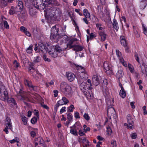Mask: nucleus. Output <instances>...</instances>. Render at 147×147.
Masks as SVG:
<instances>
[{
  "instance_id": "24",
  "label": "nucleus",
  "mask_w": 147,
  "mask_h": 147,
  "mask_svg": "<svg viewBox=\"0 0 147 147\" xmlns=\"http://www.w3.org/2000/svg\"><path fill=\"white\" fill-rule=\"evenodd\" d=\"M83 92L87 99H91L93 97V95L91 92H89L88 90H87L84 91Z\"/></svg>"
},
{
  "instance_id": "53",
  "label": "nucleus",
  "mask_w": 147,
  "mask_h": 147,
  "mask_svg": "<svg viewBox=\"0 0 147 147\" xmlns=\"http://www.w3.org/2000/svg\"><path fill=\"white\" fill-rule=\"evenodd\" d=\"M66 107H63L60 110L59 113L60 114H62L66 111Z\"/></svg>"
},
{
  "instance_id": "56",
  "label": "nucleus",
  "mask_w": 147,
  "mask_h": 147,
  "mask_svg": "<svg viewBox=\"0 0 147 147\" xmlns=\"http://www.w3.org/2000/svg\"><path fill=\"white\" fill-rule=\"evenodd\" d=\"M74 117L76 119H79L80 118V114L78 112H75L74 113Z\"/></svg>"
},
{
  "instance_id": "3",
  "label": "nucleus",
  "mask_w": 147,
  "mask_h": 147,
  "mask_svg": "<svg viewBox=\"0 0 147 147\" xmlns=\"http://www.w3.org/2000/svg\"><path fill=\"white\" fill-rule=\"evenodd\" d=\"M78 73L76 77L78 84L82 82L81 80H84L88 78V75L82 67L78 65H76Z\"/></svg>"
},
{
  "instance_id": "26",
  "label": "nucleus",
  "mask_w": 147,
  "mask_h": 147,
  "mask_svg": "<svg viewBox=\"0 0 147 147\" xmlns=\"http://www.w3.org/2000/svg\"><path fill=\"white\" fill-rule=\"evenodd\" d=\"M142 65L144 66V68H142V72L147 77V63L143 62Z\"/></svg>"
},
{
  "instance_id": "22",
  "label": "nucleus",
  "mask_w": 147,
  "mask_h": 147,
  "mask_svg": "<svg viewBox=\"0 0 147 147\" xmlns=\"http://www.w3.org/2000/svg\"><path fill=\"white\" fill-rule=\"evenodd\" d=\"M17 5L16 7V9H19L20 12H22L23 8V5L22 2L20 1H18L17 2Z\"/></svg>"
},
{
  "instance_id": "5",
  "label": "nucleus",
  "mask_w": 147,
  "mask_h": 147,
  "mask_svg": "<svg viewBox=\"0 0 147 147\" xmlns=\"http://www.w3.org/2000/svg\"><path fill=\"white\" fill-rule=\"evenodd\" d=\"M60 89L62 92L66 96L71 95L73 94V91L71 87L65 82L61 84Z\"/></svg>"
},
{
  "instance_id": "27",
  "label": "nucleus",
  "mask_w": 147,
  "mask_h": 147,
  "mask_svg": "<svg viewBox=\"0 0 147 147\" xmlns=\"http://www.w3.org/2000/svg\"><path fill=\"white\" fill-rule=\"evenodd\" d=\"M128 68L131 73L136 74L138 77V74L137 73L135 72L134 67L131 64L129 63L128 64Z\"/></svg>"
},
{
  "instance_id": "12",
  "label": "nucleus",
  "mask_w": 147,
  "mask_h": 147,
  "mask_svg": "<svg viewBox=\"0 0 147 147\" xmlns=\"http://www.w3.org/2000/svg\"><path fill=\"white\" fill-rule=\"evenodd\" d=\"M107 105H108V109L107 110V114L108 115H112L115 112V109L114 108L111 107L113 105V100L112 99V103L109 104V101H107V100L106 99Z\"/></svg>"
},
{
  "instance_id": "55",
  "label": "nucleus",
  "mask_w": 147,
  "mask_h": 147,
  "mask_svg": "<svg viewBox=\"0 0 147 147\" xmlns=\"http://www.w3.org/2000/svg\"><path fill=\"white\" fill-rule=\"evenodd\" d=\"M43 58L45 61L50 62L51 61L50 59L47 57L46 55L45 54L43 55Z\"/></svg>"
},
{
  "instance_id": "16",
  "label": "nucleus",
  "mask_w": 147,
  "mask_h": 147,
  "mask_svg": "<svg viewBox=\"0 0 147 147\" xmlns=\"http://www.w3.org/2000/svg\"><path fill=\"white\" fill-rule=\"evenodd\" d=\"M98 33L100 37V40L101 41H104L106 40L107 35L105 32L100 31L98 32Z\"/></svg>"
},
{
  "instance_id": "39",
  "label": "nucleus",
  "mask_w": 147,
  "mask_h": 147,
  "mask_svg": "<svg viewBox=\"0 0 147 147\" xmlns=\"http://www.w3.org/2000/svg\"><path fill=\"white\" fill-rule=\"evenodd\" d=\"M40 60V57L39 56H37L34 58L33 62L35 63H36L39 62Z\"/></svg>"
},
{
  "instance_id": "45",
  "label": "nucleus",
  "mask_w": 147,
  "mask_h": 147,
  "mask_svg": "<svg viewBox=\"0 0 147 147\" xmlns=\"http://www.w3.org/2000/svg\"><path fill=\"white\" fill-rule=\"evenodd\" d=\"M28 70L30 71V72L32 74L33 72H35L36 73H37V71L35 69L33 68V67L31 66H30L28 67Z\"/></svg>"
},
{
  "instance_id": "47",
  "label": "nucleus",
  "mask_w": 147,
  "mask_h": 147,
  "mask_svg": "<svg viewBox=\"0 0 147 147\" xmlns=\"http://www.w3.org/2000/svg\"><path fill=\"white\" fill-rule=\"evenodd\" d=\"M84 118L87 121L90 120V117L88 113H85L83 115Z\"/></svg>"
},
{
  "instance_id": "10",
  "label": "nucleus",
  "mask_w": 147,
  "mask_h": 147,
  "mask_svg": "<svg viewBox=\"0 0 147 147\" xmlns=\"http://www.w3.org/2000/svg\"><path fill=\"white\" fill-rule=\"evenodd\" d=\"M9 13L11 15L17 14L19 19L24 18L23 13L20 12L19 10L17 9L16 7L15 8L13 7H11L9 11Z\"/></svg>"
},
{
  "instance_id": "49",
  "label": "nucleus",
  "mask_w": 147,
  "mask_h": 147,
  "mask_svg": "<svg viewBox=\"0 0 147 147\" xmlns=\"http://www.w3.org/2000/svg\"><path fill=\"white\" fill-rule=\"evenodd\" d=\"M37 121V119L36 117H34L31 120V122L32 124H35Z\"/></svg>"
},
{
  "instance_id": "40",
  "label": "nucleus",
  "mask_w": 147,
  "mask_h": 147,
  "mask_svg": "<svg viewBox=\"0 0 147 147\" xmlns=\"http://www.w3.org/2000/svg\"><path fill=\"white\" fill-rule=\"evenodd\" d=\"M21 117L23 124L25 125H26L27 122V118L25 116H22Z\"/></svg>"
},
{
  "instance_id": "35",
  "label": "nucleus",
  "mask_w": 147,
  "mask_h": 147,
  "mask_svg": "<svg viewBox=\"0 0 147 147\" xmlns=\"http://www.w3.org/2000/svg\"><path fill=\"white\" fill-rule=\"evenodd\" d=\"M124 125L127 126L128 129H133L134 128V123H125Z\"/></svg>"
},
{
  "instance_id": "21",
  "label": "nucleus",
  "mask_w": 147,
  "mask_h": 147,
  "mask_svg": "<svg viewBox=\"0 0 147 147\" xmlns=\"http://www.w3.org/2000/svg\"><path fill=\"white\" fill-rule=\"evenodd\" d=\"M5 125L6 127H8L9 129L11 130L12 125L10 118L8 117L6 118L5 122Z\"/></svg>"
},
{
  "instance_id": "36",
  "label": "nucleus",
  "mask_w": 147,
  "mask_h": 147,
  "mask_svg": "<svg viewBox=\"0 0 147 147\" xmlns=\"http://www.w3.org/2000/svg\"><path fill=\"white\" fill-rule=\"evenodd\" d=\"M75 39H72L70 40H69L68 43L67 45V47H68L69 48H73L74 45H73L72 44L75 41Z\"/></svg>"
},
{
  "instance_id": "63",
  "label": "nucleus",
  "mask_w": 147,
  "mask_h": 147,
  "mask_svg": "<svg viewBox=\"0 0 147 147\" xmlns=\"http://www.w3.org/2000/svg\"><path fill=\"white\" fill-rule=\"evenodd\" d=\"M54 95L55 97L57 96L58 93V91L57 90H55L53 91Z\"/></svg>"
},
{
  "instance_id": "42",
  "label": "nucleus",
  "mask_w": 147,
  "mask_h": 147,
  "mask_svg": "<svg viewBox=\"0 0 147 147\" xmlns=\"http://www.w3.org/2000/svg\"><path fill=\"white\" fill-rule=\"evenodd\" d=\"M142 27L143 33L145 35L147 36V27L143 24H142Z\"/></svg>"
},
{
  "instance_id": "38",
  "label": "nucleus",
  "mask_w": 147,
  "mask_h": 147,
  "mask_svg": "<svg viewBox=\"0 0 147 147\" xmlns=\"http://www.w3.org/2000/svg\"><path fill=\"white\" fill-rule=\"evenodd\" d=\"M127 120L128 123H134V119L131 118L130 115H128L127 117Z\"/></svg>"
},
{
  "instance_id": "18",
  "label": "nucleus",
  "mask_w": 147,
  "mask_h": 147,
  "mask_svg": "<svg viewBox=\"0 0 147 147\" xmlns=\"http://www.w3.org/2000/svg\"><path fill=\"white\" fill-rule=\"evenodd\" d=\"M119 86L121 88V90H120L119 92V95L121 98H124L126 96V92L122 84L120 82L119 83Z\"/></svg>"
},
{
  "instance_id": "28",
  "label": "nucleus",
  "mask_w": 147,
  "mask_h": 147,
  "mask_svg": "<svg viewBox=\"0 0 147 147\" xmlns=\"http://www.w3.org/2000/svg\"><path fill=\"white\" fill-rule=\"evenodd\" d=\"M72 126L77 130L81 128L82 127L79 121L76 122Z\"/></svg>"
},
{
  "instance_id": "37",
  "label": "nucleus",
  "mask_w": 147,
  "mask_h": 147,
  "mask_svg": "<svg viewBox=\"0 0 147 147\" xmlns=\"http://www.w3.org/2000/svg\"><path fill=\"white\" fill-rule=\"evenodd\" d=\"M19 141L20 139L17 137H15L13 139L9 141V142L11 144H14L16 142H18Z\"/></svg>"
},
{
  "instance_id": "31",
  "label": "nucleus",
  "mask_w": 147,
  "mask_h": 147,
  "mask_svg": "<svg viewBox=\"0 0 147 147\" xmlns=\"http://www.w3.org/2000/svg\"><path fill=\"white\" fill-rule=\"evenodd\" d=\"M7 102L9 103L11 105H16V102L15 100L12 98H7L6 99Z\"/></svg>"
},
{
  "instance_id": "62",
  "label": "nucleus",
  "mask_w": 147,
  "mask_h": 147,
  "mask_svg": "<svg viewBox=\"0 0 147 147\" xmlns=\"http://www.w3.org/2000/svg\"><path fill=\"white\" fill-rule=\"evenodd\" d=\"M58 104L60 106H62L63 105H64V104L62 100L61 99L60 100L58 101L57 102Z\"/></svg>"
},
{
  "instance_id": "11",
  "label": "nucleus",
  "mask_w": 147,
  "mask_h": 147,
  "mask_svg": "<svg viewBox=\"0 0 147 147\" xmlns=\"http://www.w3.org/2000/svg\"><path fill=\"white\" fill-rule=\"evenodd\" d=\"M116 55L118 57L119 59L123 65L124 67H127V64L126 62L124 61L122 57V55L121 53L119 51V50H116Z\"/></svg>"
},
{
  "instance_id": "61",
  "label": "nucleus",
  "mask_w": 147,
  "mask_h": 147,
  "mask_svg": "<svg viewBox=\"0 0 147 147\" xmlns=\"http://www.w3.org/2000/svg\"><path fill=\"white\" fill-rule=\"evenodd\" d=\"M20 30L21 31L24 33L27 30V29L25 27L22 26L20 27Z\"/></svg>"
},
{
  "instance_id": "8",
  "label": "nucleus",
  "mask_w": 147,
  "mask_h": 147,
  "mask_svg": "<svg viewBox=\"0 0 147 147\" xmlns=\"http://www.w3.org/2000/svg\"><path fill=\"white\" fill-rule=\"evenodd\" d=\"M8 97V92L5 87L0 85V99L2 100L5 101Z\"/></svg>"
},
{
  "instance_id": "43",
  "label": "nucleus",
  "mask_w": 147,
  "mask_h": 147,
  "mask_svg": "<svg viewBox=\"0 0 147 147\" xmlns=\"http://www.w3.org/2000/svg\"><path fill=\"white\" fill-rule=\"evenodd\" d=\"M61 99L63 100L64 105H66L69 102V100L65 96L62 97Z\"/></svg>"
},
{
  "instance_id": "14",
  "label": "nucleus",
  "mask_w": 147,
  "mask_h": 147,
  "mask_svg": "<svg viewBox=\"0 0 147 147\" xmlns=\"http://www.w3.org/2000/svg\"><path fill=\"white\" fill-rule=\"evenodd\" d=\"M120 40L121 44L125 47V49L127 51L128 48L127 47V43L125 37L123 36H120Z\"/></svg>"
},
{
  "instance_id": "52",
  "label": "nucleus",
  "mask_w": 147,
  "mask_h": 147,
  "mask_svg": "<svg viewBox=\"0 0 147 147\" xmlns=\"http://www.w3.org/2000/svg\"><path fill=\"white\" fill-rule=\"evenodd\" d=\"M107 134L109 136L111 134L112 131L110 127H107Z\"/></svg>"
},
{
  "instance_id": "51",
  "label": "nucleus",
  "mask_w": 147,
  "mask_h": 147,
  "mask_svg": "<svg viewBox=\"0 0 147 147\" xmlns=\"http://www.w3.org/2000/svg\"><path fill=\"white\" fill-rule=\"evenodd\" d=\"M92 145L88 141L86 143L83 144L84 147H91Z\"/></svg>"
},
{
  "instance_id": "15",
  "label": "nucleus",
  "mask_w": 147,
  "mask_h": 147,
  "mask_svg": "<svg viewBox=\"0 0 147 147\" xmlns=\"http://www.w3.org/2000/svg\"><path fill=\"white\" fill-rule=\"evenodd\" d=\"M79 84H80V88L81 90L83 92L88 89L89 90V85L87 84V83L84 82H82Z\"/></svg>"
},
{
  "instance_id": "13",
  "label": "nucleus",
  "mask_w": 147,
  "mask_h": 147,
  "mask_svg": "<svg viewBox=\"0 0 147 147\" xmlns=\"http://www.w3.org/2000/svg\"><path fill=\"white\" fill-rule=\"evenodd\" d=\"M100 77L97 75H94L92 78V83L94 85L97 86L99 83Z\"/></svg>"
},
{
  "instance_id": "54",
  "label": "nucleus",
  "mask_w": 147,
  "mask_h": 147,
  "mask_svg": "<svg viewBox=\"0 0 147 147\" xmlns=\"http://www.w3.org/2000/svg\"><path fill=\"white\" fill-rule=\"evenodd\" d=\"M101 25L100 24L97 23L96 24V27L100 30H102L103 29L102 27H101Z\"/></svg>"
},
{
  "instance_id": "1",
  "label": "nucleus",
  "mask_w": 147,
  "mask_h": 147,
  "mask_svg": "<svg viewBox=\"0 0 147 147\" xmlns=\"http://www.w3.org/2000/svg\"><path fill=\"white\" fill-rule=\"evenodd\" d=\"M44 3L42 4L43 9L44 11V14L46 18H51L55 15L56 9L52 7V4L54 3L51 0H43Z\"/></svg>"
},
{
  "instance_id": "23",
  "label": "nucleus",
  "mask_w": 147,
  "mask_h": 147,
  "mask_svg": "<svg viewBox=\"0 0 147 147\" xmlns=\"http://www.w3.org/2000/svg\"><path fill=\"white\" fill-rule=\"evenodd\" d=\"M35 141L36 142H35V147H40L38 146V144H41L43 143V140L42 138L39 137L36 139Z\"/></svg>"
},
{
  "instance_id": "25",
  "label": "nucleus",
  "mask_w": 147,
  "mask_h": 147,
  "mask_svg": "<svg viewBox=\"0 0 147 147\" xmlns=\"http://www.w3.org/2000/svg\"><path fill=\"white\" fill-rule=\"evenodd\" d=\"M123 75V73L122 69H119L116 74L117 78L118 79L122 78Z\"/></svg>"
},
{
  "instance_id": "57",
  "label": "nucleus",
  "mask_w": 147,
  "mask_h": 147,
  "mask_svg": "<svg viewBox=\"0 0 147 147\" xmlns=\"http://www.w3.org/2000/svg\"><path fill=\"white\" fill-rule=\"evenodd\" d=\"M111 145L112 147H116L117 144L116 141L115 140H112L111 142Z\"/></svg>"
},
{
  "instance_id": "41",
  "label": "nucleus",
  "mask_w": 147,
  "mask_h": 147,
  "mask_svg": "<svg viewBox=\"0 0 147 147\" xmlns=\"http://www.w3.org/2000/svg\"><path fill=\"white\" fill-rule=\"evenodd\" d=\"M75 109L74 106L73 105H71L69 107L67 108V111L69 113L72 112L74 109Z\"/></svg>"
},
{
  "instance_id": "44",
  "label": "nucleus",
  "mask_w": 147,
  "mask_h": 147,
  "mask_svg": "<svg viewBox=\"0 0 147 147\" xmlns=\"http://www.w3.org/2000/svg\"><path fill=\"white\" fill-rule=\"evenodd\" d=\"M32 45H30L26 50V52L29 54H30L32 53Z\"/></svg>"
},
{
  "instance_id": "50",
  "label": "nucleus",
  "mask_w": 147,
  "mask_h": 147,
  "mask_svg": "<svg viewBox=\"0 0 147 147\" xmlns=\"http://www.w3.org/2000/svg\"><path fill=\"white\" fill-rule=\"evenodd\" d=\"M73 116L71 113H69L67 115V119L69 121H71L72 119Z\"/></svg>"
},
{
  "instance_id": "6",
  "label": "nucleus",
  "mask_w": 147,
  "mask_h": 147,
  "mask_svg": "<svg viewBox=\"0 0 147 147\" xmlns=\"http://www.w3.org/2000/svg\"><path fill=\"white\" fill-rule=\"evenodd\" d=\"M63 50L61 47L58 45L50 47L48 52L49 55L52 57L55 58L58 56L59 54L62 53Z\"/></svg>"
},
{
  "instance_id": "17",
  "label": "nucleus",
  "mask_w": 147,
  "mask_h": 147,
  "mask_svg": "<svg viewBox=\"0 0 147 147\" xmlns=\"http://www.w3.org/2000/svg\"><path fill=\"white\" fill-rule=\"evenodd\" d=\"M24 84L26 86H27L28 87L31 88L32 89H33L35 91H36L37 90V89L38 88L36 86H33L31 82L28 81L27 80H25L24 81Z\"/></svg>"
},
{
  "instance_id": "34",
  "label": "nucleus",
  "mask_w": 147,
  "mask_h": 147,
  "mask_svg": "<svg viewBox=\"0 0 147 147\" xmlns=\"http://www.w3.org/2000/svg\"><path fill=\"white\" fill-rule=\"evenodd\" d=\"M113 27L117 31H118L119 28L118 24L116 20L114 19L113 20Z\"/></svg>"
},
{
  "instance_id": "4",
  "label": "nucleus",
  "mask_w": 147,
  "mask_h": 147,
  "mask_svg": "<svg viewBox=\"0 0 147 147\" xmlns=\"http://www.w3.org/2000/svg\"><path fill=\"white\" fill-rule=\"evenodd\" d=\"M59 31V26L58 25L54 26L51 28L50 38L53 41H55L56 40L58 41L60 39L61 40H62L61 38H62L63 35H60L59 34H57Z\"/></svg>"
},
{
  "instance_id": "60",
  "label": "nucleus",
  "mask_w": 147,
  "mask_h": 147,
  "mask_svg": "<svg viewBox=\"0 0 147 147\" xmlns=\"http://www.w3.org/2000/svg\"><path fill=\"white\" fill-rule=\"evenodd\" d=\"M79 134L80 136H83L85 135L84 131L82 129L80 130L79 132Z\"/></svg>"
},
{
  "instance_id": "58",
  "label": "nucleus",
  "mask_w": 147,
  "mask_h": 147,
  "mask_svg": "<svg viewBox=\"0 0 147 147\" xmlns=\"http://www.w3.org/2000/svg\"><path fill=\"white\" fill-rule=\"evenodd\" d=\"M60 106L58 103L57 102V103L55 104V106L54 110V111L55 112H57L59 107V106Z\"/></svg>"
},
{
  "instance_id": "48",
  "label": "nucleus",
  "mask_w": 147,
  "mask_h": 147,
  "mask_svg": "<svg viewBox=\"0 0 147 147\" xmlns=\"http://www.w3.org/2000/svg\"><path fill=\"white\" fill-rule=\"evenodd\" d=\"M80 141L83 144L85 143H86L88 141V140L85 138H82L80 139Z\"/></svg>"
},
{
  "instance_id": "7",
  "label": "nucleus",
  "mask_w": 147,
  "mask_h": 147,
  "mask_svg": "<svg viewBox=\"0 0 147 147\" xmlns=\"http://www.w3.org/2000/svg\"><path fill=\"white\" fill-rule=\"evenodd\" d=\"M14 88L17 92V97L19 99L22 100L24 102L25 104H27V103L25 101H30L28 97L24 96L23 94L24 91L22 90V88H20L18 87H14Z\"/></svg>"
},
{
  "instance_id": "64",
  "label": "nucleus",
  "mask_w": 147,
  "mask_h": 147,
  "mask_svg": "<svg viewBox=\"0 0 147 147\" xmlns=\"http://www.w3.org/2000/svg\"><path fill=\"white\" fill-rule=\"evenodd\" d=\"M131 136L132 139H135L136 138L137 135L136 133H134L131 134Z\"/></svg>"
},
{
  "instance_id": "46",
  "label": "nucleus",
  "mask_w": 147,
  "mask_h": 147,
  "mask_svg": "<svg viewBox=\"0 0 147 147\" xmlns=\"http://www.w3.org/2000/svg\"><path fill=\"white\" fill-rule=\"evenodd\" d=\"M87 83H88L87 84H88L89 85V90H91L92 89V84L91 83V80L90 79H88L87 80Z\"/></svg>"
},
{
  "instance_id": "2",
  "label": "nucleus",
  "mask_w": 147,
  "mask_h": 147,
  "mask_svg": "<svg viewBox=\"0 0 147 147\" xmlns=\"http://www.w3.org/2000/svg\"><path fill=\"white\" fill-rule=\"evenodd\" d=\"M26 5L29 7V6L34 5V7L30 8L29 12L31 16H33L36 14V11L35 8L38 7L39 1L37 0H24Z\"/></svg>"
},
{
  "instance_id": "29",
  "label": "nucleus",
  "mask_w": 147,
  "mask_h": 147,
  "mask_svg": "<svg viewBox=\"0 0 147 147\" xmlns=\"http://www.w3.org/2000/svg\"><path fill=\"white\" fill-rule=\"evenodd\" d=\"M3 24L5 28L6 29H8L9 28V26L7 22L6 21H3L0 24V28L2 29L3 28L1 26V25Z\"/></svg>"
},
{
  "instance_id": "59",
  "label": "nucleus",
  "mask_w": 147,
  "mask_h": 147,
  "mask_svg": "<svg viewBox=\"0 0 147 147\" xmlns=\"http://www.w3.org/2000/svg\"><path fill=\"white\" fill-rule=\"evenodd\" d=\"M13 64L14 66L16 68L18 67L19 66V63L17 62L16 60H15L14 61Z\"/></svg>"
},
{
  "instance_id": "19",
  "label": "nucleus",
  "mask_w": 147,
  "mask_h": 147,
  "mask_svg": "<svg viewBox=\"0 0 147 147\" xmlns=\"http://www.w3.org/2000/svg\"><path fill=\"white\" fill-rule=\"evenodd\" d=\"M66 74L68 80L70 82L72 81L76 78L75 75L71 72H67Z\"/></svg>"
},
{
  "instance_id": "33",
  "label": "nucleus",
  "mask_w": 147,
  "mask_h": 147,
  "mask_svg": "<svg viewBox=\"0 0 147 147\" xmlns=\"http://www.w3.org/2000/svg\"><path fill=\"white\" fill-rule=\"evenodd\" d=\"M70 127L71 128L70 130V133L75 136L78 135L77 130L73 127L72 126L71 127Z\"/></svg>"
},
{
  "instance_id": "9",
  "label": "nucleus",
  "mask_w": 147,
  "mask_h": 147,
  "mask_svg": "<svg viewBox=\"0 0 147 147\" xmlns=\"http://www.w3.org/2000/svg\"><path fill=\"white\" fill-rule=\"evenodd\" d=\"M102 67L104 71L107 74H110L113 73L112 65L109 62L105 61L103 63Z\"/></svg>"
},
{
  "instance_id": "32",
  "label": "nucleus",
  "mask_w": 147,
  "mask_h": 147,
  "mask_svg": "<svg viewBox=\"0 0 147 147\" xmlns=\"http://www.w3.org/2000/svg\"><path fill=\"white\" fill-rule=\"evenodd\" d=\"M83 12L84 16L86 18H90V13L88 12V10L86 9H84L83 10Z\"/></svg>"
},
{
  "instance_id": "30",
  "label": "nucleus",
  "mask_w": 147,
  "mask_h": 147,
  "mask_svg": "<svg viewBox=\"0 0 147 147\" xmlns=\"http://www.w3.org/2000/svg\"><path fill=\"white\" fill-rule=\"evenodd\" d=\"M73 48L76 51H82L83 49V47L81 46L76 45H74Z\"/></svg>"
},
{
  "instance_id": "20",
  "label": "nucleus",
  "mask_w": 147,
  "mask_h": 147,
  "mask_svg": "<svg viewBox=\"0 0 147 147\" xmlns=\"http://www.w3.org/2000/svg\"><path fill=\"white\" fill-rule=\"evenodd\" d=\"M38 47L39 50V52L40 53L42 52L45 53H47L45 47L43 43L40 42L38 44Z\"/></svg>"
}]
</instances>
